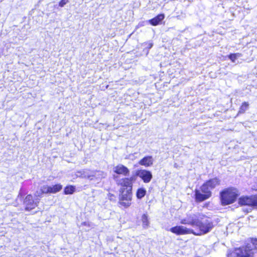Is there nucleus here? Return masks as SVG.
Here are the masks:
<instances>
[{"instance_id": "obj_1", "label": "nucleus", "mask_w": 257, "mask_h": 257, "mask_svg": "<svg viewBox=\"0 0 257 257\" xmlns=\"http://www.w3.org/2000/svg\"><path fill=\"white\" fill-rule=\"evenodd\" d=\"M220 180L217 178H214L206 181L201 187V193L198 190L195 191V199L198 202L204 201L211 196V190L214 189L220 184Z\"/></svg>"}, {"instance_id": "obj_2", "label": "nucleus", "mask_w": 257, "mask_h": 257, "mask_svg": "<svg viewBox=\"0 0 257 257\" xmlns=\"http://www.w3.org/2000/svg\"><path fill=\"white\" fill-rule=\"evenodd\" d=\"M195 227L199 229V233H195V235H201L210 232L213 227V222L210 218L203 214L199 216L198 223Z\"/></svg>"}, {"instance_id": "obj_3", "label": "nucleus", "mask_w": 257, "mask_h": 257, "mask_svg": "<svg viewBox=\"0 0 257 257\" xmlns=\"http://www.w3.org/2000/svg\"><path fill=\"white\" fill-rule=\"evenodd\" d=\"M255 249L248 244L245 246L235 248L233 250H228L227 257H252Z\"/></svg>"}, {"instance_id": "obj_4", "label": "nucleus", "mask_w": 257, "mask_h": 257, "mask_svg": "<svg viewBox=\"0 0 257 257\" xmlns=\"http://www.w3.org/2000/svg\"><path fill=\"white\" fill-rule=\"evenodd\" d=\"M238 195V191L236 188H230L223 190L220 193L222 204L228 205L233 203Z\"/></svg>"}, {"instance_id": "obj_5", "label": "nucleus", "mask_w": 257, "mask_h": 257, "mask_svg": "<svg viewBox=\"0 0 257 257\" xmlns=\"http://www.w3.org/2000/svg\"><path fill=\"white\" fill-rule=\"evenodd\" d=\"M132 198L131 188L128 189H122L119 197V203L125 208L129 207L131 204Z\"/></svg>"}, {"instance_id": "obj_6", "label": "nucleus", "mask_w": 257, "mask_h": 257, "mask_svg": "<svg viewBox=\"0 0 257 257\" xmlns=\"http://www.w3.org/2000/svg\"><path fill=\"white\" fill-rule=\"evenodd\" d=\"M78 177L88 178L92 180V177H96L99 179L104 178L106 174L101 171H91L87 169H84L78 172Z\"/></svg>"}, {"instance_id": "obj_7", "label": "nucleus", "mask_w": 257, "mask_h": 257, "mask_svg": "<svg viewBox=\"0 0 257 257\" xmlns=\"http://www.w3.org/2000/svg\"><path fill=\"white\" fill-rule=\"evenodd\" d=\"M238 203L241 206L246 205L257 208V196H242L239 198Z\"/></svg>"}, {"instance_id": "obj_8", "label": "nucleus", "mask_w": 257, "mask_h": 257, "mask_svg": "<svg viewBox=\"0 0 257 257\" xmlns=\"http://www.w3.org/2000/svg\"><path fill=\"white\" fill-rule=\"evenodd\" d=\"M201 214L200 213L194 214L192 213L187 214L186 216L181 220L180 223L183 224L190 225L195 227L198 223L199 216Z\"/></svg>"}, {"instance_id": "obj_9", "label": "nucleus", "mask_w": 257, "mask_h": 257, "mask_svg": "<svg viewBox=\"0 0 257 257\" xmlns=\"http://www.w3.org/2000/svg\"><path fill=\"white\" fill-rule=\"evenodd\" d=\"M39 202V199H36L34 200L31 195L29 194L27 195L24 201L25 209L27 210H30L35 208L38 205Z\"/></svg>"}, {"instance_id": "obj_10", "label": "nucleus", "mask_w": 257, "mask_h": 257, "mask_svg": "<svg viewBox=\"0 0 257 257\" xmlns=\"http://www.w3.org/2000/svg\"><path fill=\"white\" fill-rule=\"evenodd\" d=\"M170 231L177 235L194 233L192 229L187 228L183 226H176L172 227L170 229Z\"/></svg>"}, {"instance_id": "obj_11", "label": "nucleus", "mask_w": 257, "mask_h": 257, "mask_svg": "<svg viewBox=\"0 0 257 257\" xmlns=\"http://www.w3.org/2000/svg\"><path fill=\"white\" fill-rule=\"evenodd\" d=\"M136 175L140 177L144 183H149L152 179V173L147 170H140L137 172Z\"/></svg>"}, {"instance_id": "obj_12", "label": "nucleus", "mask_w": 257, "mask_h": 257, "mask_svg": "<svg viewBox=\"0 0 257 257\" xmlns=\"http://www.w3.org/2000/svg\"><path fill=\"white\" fill-rule=\"evenodd\" d=\"M134 180H135V178L134 177H132L130 178H124L120 179H117L116 182L118 185H120L122 187H125V189H128L130 188H131L132 190V182Z\"/></svg>"}, {"instance_id": "obj_13", "label": "nucleus", "mask_w": 257, "mask_h": 257, "mask_svg": "<svg viewBox=\"0 0 257 257\" xmlns=\"http://www.w3.org/2000/svg\"><path fill=\"white\" fill-rule=\"evenodd\" d=\"M113 171L117 174H121L125 176H127L130 173L128 168L121 164H119L115 167L113 168Z\"/></svg>"}, {"instance_id": "obj_14", "label": "nucleus", "mask_w": 257, "mask_h": 257, "mask_svg": "<svg viewBox=\"0 0 257 257\" xmlns=\"http://www.w3.org/2000/svg\"><path fill=\"white\" fill-rule=\"evenodd\" d=\"M154 160L152 156H148L144 157L140 160L139 164L140 165L144 166L145 167H149L153 164Z\"/></svg>"}, {"instance_id": "obj_15", "label": "nucleus", "mask_w": 257, "mask_h": 257, "mask_svg": "<svg viewBox=\"0 0 257 257\" xmlns=\"http://www.w3.org/2000/svg\"><path fill=\"white\" fill-rule=\"evenodd\" d=\"M164 14H160L154 18L149 20V23L153 26H157L164 19Z\"/></svg>"}, {"instance_id": "obj_16", "label": "nucleus", "mask_w": 257, "mask_h": 257, "mask_svg": "<svg viewBox=\"0 0 257 257\" xmlns=\"http://www.w3.org/2000/svg\"><path fill=\"white\" fill-rule=\"evenodd\" d=\"M50 187V193H56L60 191L62 189V186L60 184H56L53 186H49Z\"/></svg>"}, {"instance_id": "obj_17", "label": "nucleus", "mask_w": 257, "mask_h": 257, "mask_svg": "<svg viewBox=\"0 0 257 257\" xmlns=\"http://www.w3.org/2000/svg\"><path fill=\"white\" fill-rule=\"evenodd\" d=\"M249 104L248 102H244L242 103L241 106L239 108L238 113H243L248 108Z\"/></svg>"}, {"instance_id": "obj_18", "label": "nucleus", "mask_w": 257, "mask_h": 257, "mask_svg": "<svg viewBox=\"0 0 257 257\" xmlns=\"http://www.w3.org/2000/svg\"><path fill=\"white\" fill-rule=\"evenodd\" d=\"M146 194V190L144 188H139L137 192V197L139 199H141L145 196Z\"/></svg>"}, {"instance_id": "obj_19", "label": "nucleus", "mask_w": 257, "mask_h": 257, "mask_svg": "<svg viewBox=\"0 0 257 257\" xmlns=\"http://www.w3.org/2000/svg\"><path fill=\"white\" fill-rule=\"evenodd\" d=\"M75 187L73 186H68L64 188L65 194H72L75 191Z\"/></svg>"}, {"instance_id": "obj_20", "label": "nucleus", "mask_w": 257, "mask_h": 257, "mask_svg": "<svg viewBox=\"0 0 257 257\" xmlns=\"http://www.w3.org/2000/svg\"><path fill=\"white\" fill-rule=\"evenodd\" d=\"M142 220L143 222V226L144 227H147L149 225V220L148 219V216L146 214H143L142 217Z\"/></svg>"}, {"instance_id": "obj_21", "label": "nucleus", "mask_w": 257, "mask_h": 257, "mask_svg": "<svg viewBox=\"0 0 257 257\" xmlns=\"http://www.w3.org/2000/svg\"><path fill=\"white\" fill-rule=\"evenodd\" d=\"M50 187L48 185H43L41 187V189L43 193H50Z\"/></svg>"}, {"instance_id": "obj_22", "label": "nucleus", "mask_w": 257, "mask_h": 257, "mask_svg": "<svg viewBox=\"0 0 257 257\" xmlns=\"http://www.w3.org/2000/svg\"><path fill=\"white\" fill-rule=\"evenodd\" d=\"M228 58L233 63L235 62V60L237 59L235 55L233 54H230L228 56Z\"/></svg>"}, {"instance_id": "obj_23", "label": "nucleus", "mask_w": 257, "mask_h": 257, "mask_svg": "<svg viewBox=\"0 0 257 257\" xmlns=\"http://www.w3.org/2000/svg\"><path fill=\"white\" fill-rule=\"evenodd\" d=\"M42 194H44L42 190L40 189V190H37L35 194V196L37 197H41L42 196Z\"/></svg>"}, {"instance_id": "obj_24", "label": "nucleus", "mask_w": 257, "mask_h": 257, "mask_svg": "<svg viewBox=\"0 0 257 257\" xmlns=\"http://www.w3.org/2000/svg\"><path fill=\"white\" fill-rule=\"evenodd\" d=\"M254 249H257V239H255L253 241L252 244H249Z\"/></svg>"}, {"instance_id": "obj_25", "label": "nucleus", "mask_w": 257, "mask_h": 257, "mask_svg": "<svg viewBox=\"0 0 257 257\" xmlns=\"http://www.w3.org/2000/svg\"><path fill=\"white\" fill-rule=\"evenodd\" d=\"M68 3V0H61L59 3V6L61 7H64Z\"/></svg>"}, {"instance_id": "obj_26", "label": "nucleus", "mask_w": 257, "mask_h": 257, "mask_svg": "<svg viewBox=\"0 0 257 257\" xmlns=\"http://www.w3.org/2000/svg\"><path fill=\"white\" fill-rule=\"evenodd\" d=\"M235 56V57H236V58H237L238 57H239L241 56V54H240V53H235V54H233Z\"/></svg>"}, {"instance_id": "obj_27", "label": "nucleus", "mask_w": 257, "mask_h": 257, "mask_svg": "<svg viewBox=\"0 0 257 257\" xmlns=\"http://www.w3.org/2000/svg\"><path fill=\"white\" fill-rule=\"evenodd\" d=\"M152 46H153V44L152 43H150L149 44V49L151 48L152 47Z\"/></svg>"}]
</instances>
